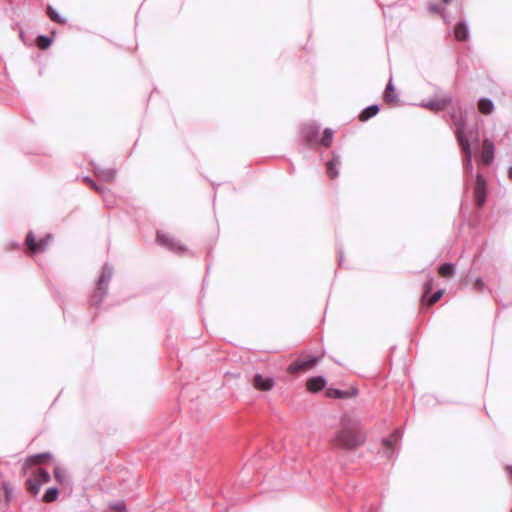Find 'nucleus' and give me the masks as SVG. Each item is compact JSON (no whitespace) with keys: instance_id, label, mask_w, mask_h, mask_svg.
<instances>
[{"instance_id":"nucleus-1","label":"nucleus","mask_w":512,"mask_h":512,"mask_svg":"<svg viewBox=\"0 0 512 512\" xmlns=\"http://www.w3.org/2000/svg\"><path fill=\"white\" fill-rule=\"evenodd\" d=\"M342 423V429L335 436L336 444L346 449H354L360 446L365 441V436L360 431V421L344 416Z\"/></svg>"},{"instance_id":"nucleus-2","label":"nucleus","mask_w":512,"mask_h":512,"mask_svg":"<svg viewBox=\"0 0 512 512\" xmlns=\"http://www.w3.org/2000/svg\"><path fill=\"white\" fill-rule=\"evenodd\" d=\"M113 275V267L105 263L102 267L101 275L99 276L97 286L93 293L90 295V303L94 306H98L102 303L103 299L107 295L108 285Z\"/></svg>"},{"instance_id":"nucleus-3","label":"nucleus","mask_w":512,"mask_h":512,"mask_svg":"<svg viewBox=\"0 0 512 512\" xmlns=\"http://www.w3.org/2000/svg\"><path fill=\"white\" fill-rule=\"evenodd\" d=\"M450 117L455 126V136L458 140V143L460 144L464 143L465 141H469L465 132V127L467 124V117L465 113L459 109V111L451 113Z\"/></svg>"},{"instance_id":"nucleus-4","label":"nucleus","mask_w":512,"mask_h":512,"mask_svg":"<svg viewBox=\"0 0 512 512\" xmlns=\"http://www.w3.org/2000/svg\"><path fill=\"white\" fill-rule=\"evenodd\" d=\"M452 102V98L449 95H446L442 98L434 97L427 100H423L420 103L421 107L427 108L433 112H439L444 110L450 103Z\"/></svg>"},{"instance_id":"nucleus-5","label":"nucleus","mask_w":512,"mask_h":512,"mask_svg":"<svg viewBox=\"0 0 512 512\" xmlns=\"http://www.w3.org/2000/svg\"><path fill=\"white\" fill-rule=\"evenodd\" d=\"M319 362V358L316 356H310L307 359L297 360L288 367V372L291 374L298 373L300 371H307Z\"/></svg>"},{"instance_id":"nucleus-6","label":"nucleus","mask_w":512,"mask_h":512,"mask_svg":"<svg viewBox=\"0 0 512 512\" xmlns=\"http://www.w3.org/2000/svg\"><path fill=\"white\" fill-rule=\"evenodd\" d=\"M251 383L256 390L270 391L275 386V380L271 376H263L257 373L253 376Z\"/></svg>"},{"instance_id":"nucleus-7","label":"nucleus","mask_w":512,"mask_h":512,"mask_svg":"<svg viewBox=\"0 0 512 512\" xmlns=\"http://www.w3.org/2000/svg\"><path fill=\"white\" fill-rule=\"evenodd\" d=\"M157 241L161 246L166 247L169 250H172L174 252H184L186 251V248L181 245L179 242L171 238L169 235L158 232L157 233Z\"/></svg>"},{"instance_id":"nucleus-8","label":"nucleus","mask_w":512,"mask_h":512,"mask_svg":"<svg viewBox=\"0 0 512 512\" xmlns=\"http://www.w3.org/2000/svg\"><path fill=\"white\" fill-rule=\"evenodd\" d=\"M51 240V236L48 235L46 238L40 239L39 242L35 241L32 232H29L26 237V244L32 252H42L46 249Z\"/></svg>"},{"instance_id":"nucleus-9","label":"nucleus","mask_w":512,"mask_h":512,"mask_svg":"<svg viewBox=\"0 0 512 512\" xmlns=\"http://www.w3.org/2000/svg\"><path fill=\"white\" fill-rule=\"evenodd\" d=\"M462 148L464 159H463V169L467 173H472L473 171V164H472V149L470 141H465L464 143L459 144Z\"/></svg>"},{"instance_id":"nucleus-10","label":"nucleus","mask_w":512,"mask_h":512,"mask_svg":"<svg viewBox=\"0 0 512 512\" xmlns=\"http://www.w3.org/2000/svg\"><path fill=\"white\" fill-rule=\"evenodd\" d=\"M320 131V126L317 124H308L303 127L302 135L308 144H312L317 141Z\"/></svg>"},{"instance_id":"nucleus-11","label":"nucleus","mask_w":512,"mask_h":512,"mask_svg":"<svg viewBox=\"0 0 512 512\" xmlns=\"http://www.w3.org/2000/svg\"><path fill=\"white\" fill-rule=\"evenodd\" d=\"M402 437V431L400 429H396L389 438L383 439V445L386 448V456L388 458H392L393 452L391 450V447L401 439Z\"/></svg>"},{"instance_id":"nucleus-12","label":"nucleus","mask_w":512,"mask_h":512,"mask_svg":"<svg viewBox=\"0 0 512 512\" xmlns=\"http://www.w3.org/2000/svg\"><path fill=\"white\" fill-rule=\"evenodd\" d=\"M494 144L489 139H485L483 141V148H482V161L485 164H490L494 159Z\"/></svg>"},{"instance_id":"nucleus-13","label":"nucleus","mask_w":512,"mask_h":512,"mask_svg":"<svg viewBox=\"0 0 512 512\" xmlns=\"http://www.w3.org/2000/svg\"><path fill=\"white\" fill-rule=\"evenodd\" d=\"M95 173H96L98 178H100L101 180H103L105 182L113 181L115 176H116V170L112 169V168L96 167L95 168Z\"/></svg>"},{"instance_id":"nucleus-14","label":"nucleus","mask_w":512,"mask_h":512,"mask_svg":"<svg viewBox=\"0 0 512 512\" xmlns=\"http://www.w3.org/2000/svg\"><path fill=\"white\" fill-rule=\"evenodd\" d=\"M484 186H485L484 179L482 178L481 175H478L475 193H476L477 204L479 206L483 205V203L485 202V187Z\"/></svg>"},{"instance_id":"nucleus-15","label":"nucleus","mask_w":512,"mask_h":512,"mask_svg":"<svg viewBox=\"0 0 512 512\" xmlns=\"http://www.w3.org/2000/svg\"><path fill=\"white\" fill-rule=\"evenodd\" d=\"M326 381L323 377H312L307 382V388L311 392H318L324 388Z\"/></svg>"},{"instance_id":"nucleus-16","label":"nucleus","mask_w":512,"mask_h":512,"mask_svg":"<svg viewBox=\"0 0 512 512\" xmlns=\"http://www.w3.org/2000/svg\"><path fill=\"white\" fill-rule=\"evenodd\" d=\"M455 38L459 41H465L469 38V29L465 22H460L454 29Z\"/></svg>"},{"instance_id":"nucleus-17","label":"nucleus","mask_w":512,"mask_h":512,"mask_svg":"<svg viewBox=\"0 0 512 512\" xmlns=\"http://www.w3.org/2000/svg\"><path fill=\"white\" fill-rule=\"evenodd\" d=\"M478 109L483 114H491L494 111V103L489 98H481L478 102Z\"/></svg>"},{"instance_id":"nucleus-18","label":"nucleus","mask_w":512,"mask_h":512,"mask_svg":"<svg viewBox=\"0 0 512 512\" xmlns=\"http://www.w3.org/2000/svg\"><path fill=\"white\" fill-rule=\"evenodd\" d=\"M341 161L339 156H334L331 161L327 163V173L330 178H336L338 176V167L340 166Z\"/></svg>"},{"instance_id":"nucleus-19","label":"nucleus","mask_w":512,"mask_h":512,"mask_svg":"<svg viewBox=\"0 0 512 512\" xmlns=\"http://www.w3.org/2000/svg\"><path fill=\"white\" fill-rule=\"evenodd\" d=\"M384 98H385V101L388 103H393L398 100V95L395 92V88L392 83V78H390L389 82L387 83Z\"/></svg>"},{"instance_id":"nucleus-20","label":"nucleus","mask_w":512,"mask_h":512,"mask_svg":"<svg viewBox=\"0 0 512 512\" xmlns=\"http://www.w3.org/2000/svg\"><path fill=\"white\" fill-rule=\"evenodd\" d=\"M378 112H379L378 105H376V104L370 105L361 112L359 118L361 121H367L371 117L375 116Z\"/></svg>"},{"instance_id":"nucleus-21","label":"nucleus","mask_w":512,"mask_h":512,"mask_svg":"<svg viewBox=\"0 0 512 512\" xmlns=\"http://www.w3.org/2000/svg\"><path fill=\"white\" fill-rule=\"evenodd\" d=\"M439 274L442 276V277H450V276H453L455 274V266L454 264L450 263V262H447V263H444L442 264L440 267H439Z\"/></svg>"},{"instance_id":"nucleus-22","label":"nucleus","mask_w":512,"mask_h":512,"mask_svg":"<svg viewBox=\"0 0 512 512\" xmlns=\"http://www.w3.org/2000/svg\"><path fill=\"white\" fill-rule=\"evenodd\" d=\"M59 491L56 487H50L46 490L42 500L46 503L54 502L58 497Z\"/></svg>"},{"instance_id":"nucleus-23","label":"nucleus","mask_w":512,"mask_h":512,"mask_svg":"<svg viewBox=\"0 0 512 512\" xmlns=\"http://www.w3.org/2000/svg\"><path fill=\"white\" fill-rule=\"evenodd\" d=\"M41 485L40 480H37L36 478L27 480V490L33 495L38 494Z\"/></svg>"},{"instance_id":"nucleus-24","label":"nucleus","mask_w":512,"mask_h":512,"mask_svg":"<svg viewBox=\"0 0 512 512\" xmlns=\"http://www.w3.org/2000/svg\"><path fill=\"white\" fill-rule=\"evenodd\" d=\"M334 132L330 128H326L323 132V137L320 140L321 145L328 147L330 146L333 139Z\"/></svg>"},{"instance_id":"nucleus-25","label":"nucleus","mask_w":512,"mask_h":512,"mask_svg":"<svg viewBox=\"0 0 512 512\" xmlns=\"http://www.w3.org/2000/svg\"><path fill=\"white\" fill-rule=\"evenodd\" d=\"M51 455L49 453H40L33 456H30L26 460L27 465H34L40 463L44 458H49Z\"/></svg>"},{"instance_id":"nucleus-26","label":"nucleus","mask_w":512,"mask_h":512,"mask_svg":"<svg viewBox=\"0 0 512 512\" xmlns=\"http://www.w3.org/2000/svg\"><path fill=\"white\" fill-rule=\"evenodd\" d=\"M109 509L117 511V512H127V507L125 501L118 500L113 501L108 504Z\"/></svg>"},{"instance_id":"nucleus-27","label":"nucleus","mask_w":512,"mask_h":512,"mask_svg":"<svg viewBox=\"0 0 512 512\" xmlns=\"http://www.w3.org/2000/svg\"><path fill=\"white\" fill-rule=\"evenodd\" d=\"M47 14L49 16V18L54 21V22H57V23H60V24H63L65 23V19L62 18L56 10H54L51 6H48L47 8Z\"/></svg>"},{"instance_id":"nucleus-28","label":"nucleus","mask_w":512,"mask_h":512,"mask_svg":"<svg viewBox=\"0 0 512 512\" xmlns=\"http://www.w3.org/2000/svg\"><path fill=\"white\" fill-rule=\"evenodd\" d=\"M54 477L58 482L64 483L67 479L66 470L61 467H56L54 469Z\"/></svg>"},{"instance_id":"nucleus-29","label":"nucleus","mask_w":512,"mask_h":512,"mask_svg":"<svg viewBox=\"0 0 512 512\" xmlns=\"http://www.w3.org/2000/svg\"><path fill=\"white\" fill-rule=\"evenodd\" d=\"M428 10L429 12L431 13H441V16L442 18L446 21V22H449L448 20V15L445 13V11L441 10L439 5L435 4V3H429L428 4Z\"/></svg>"},{"instance_id":"nucleus-30","label":"nucleus","mask_w":512,"mask_h":512,"mask_svg":"<svg viewBox=\"0 0 512 512\" xmlns=\"http://www.w3.org/2000/svg\"><path fill=\"white\" fill-rule=\"evenodd\" d=\"M35 478L37 480H40L41 484H44V483L49 482L51 477H50V473L48 471L39 469Z\"/></svg>"},{"instance_id":"nucleus-31","label":"nucleus","mask_w":512,"mask_h":512,"mask_svg":"<svg viewBox=\"0 0 512 512\" xmlns=\"http://www.w3.org/2000/svg\"><path fill=\"white\" fill-rule=\"evenodd\" d=\"M51 38L40 35L37 39V45L40 49H47L51 45Z\"/></svg>"},{"instance_id":"nucleus-32","label":"nucleus","mask_w":512,"mask_h":512,"mask_svg":"<svg viewBox=\"0 0 512 512\" xmlns=\"http://www.w3.org/2000/svg\"><path fill=\"white\" fill-rule=\"evenodd\" d=\"M2 487L4 490L6 503L8 504L12 496V488L8 482H2Z\"/></svg>"},{"instance_id":"nucleus-33","label":"nucleus","mask_w":512,"mask_h":512,"mask_svg":"<svg viewBox=\"0 0 512 512\" xmlns=\"http://www.w3.org/2000/svg\"><path fill=\"white\" fill-rule=\"evenodd\" d=\"M443 295V290L436 291L431 298L429 299V304L432 305L436 303Z\"/></svg>"},{"instance_id":"nucleus-34","label":"nucleus","mask_w":512,"mask_h":512,"mask_svg":"<svg viewBox=\"0 0 512 512\" xmlns=\"http://www.w3.org/2000/svg\"><path fill=\"white\" fill-rule=\"evenodd\" d=\"M484 287H485L484 281L481 278H477L474 283L475 290L480 292L484 289Z\"/></svg>"},{"instance_id":"nucleus-35","label":"nucleus","mask_w":512,"mask_h":512,"mask_svg":"<svg viewBox=\"0 0 512 512\" xmlns=\"http://www.w3.org/2000/svg\"><path fill=\"white\" fill-rule=\"evenodd\" d=\"M329 395L333 396L335 398H343L346 395V392L335 389V390L329 391Z\"/></svg>"},{"instance_id":"nucleus-36","label":"nucleus","mask_w":512,"mask_h":512,"mask_svg":"<svg viewBox=\"0 0 512 512\" xmlns=\"http://www.w3.org/2000/svg\"><path fill=\"white\" fill-rule=\"evenodd\" d=\"M86 181L89 182L95 190L99 191L100 193H104V190L99 185H97L93 180L86 178Z\"/></svg>"},{"instance_id":"nucleus-37","label":"nucleus","mask_w":512,"mask_h":512,"mask_svg":"<svg viewBox=\"0 0 512 512\" xmlns=\"http://www.w3.org/2000/svg\"><path fill=\"white\" fill-rule=\"evenodd\" d=\"M509 177L512 179V166L509 169Z\"/></svg>"},{"instance_id":"nucleus-38","label":"nucleus","mask_w":512,"mask_h":512,"mask_svg":"<svg viewBox=\"0 0 512 512\" xmlns=\"http://www.w3.org/2000/svg\"><path fill=\"white\" fill-rule=\"evenodd\" d=\"M507 470L511 473V476H512V466H508Z\"/></svg>"},{"instance_id":"nucleus-39","label":"nucleus","mask_w":512,"mask_h":512,"mask_svg":"<svg viewBox=\"0 0 512 512\" xmlns=\"http://www.w3.org/2000/svg\"><path fill=\"white\" fill-rule=\"evenodd\" d=\"M510 512H512V507H511V510H510Z\"/></svg>"}]
</instances>
